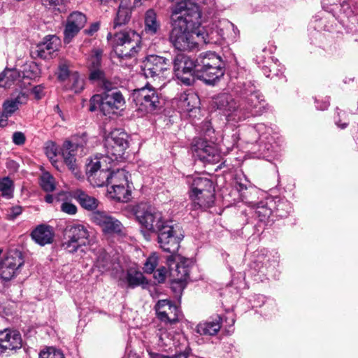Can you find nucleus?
Instances as JSON below:
<instances>
[{
  "label": "nucleus",
  "mask_w": 358,
  "mask_h": 358,
  "mask_svg": "<svg viewBox=\"0 0 358 358\" xmlns=\"http://www.w3.org/2000/svg\"><path fill=\"white\" fill-rule=\"evenodd\" d=\"M176 76L186 85H191L194 77L209 85H214L224 74V63L221 57L213 52L201 53L195 61L179 54L173 62Z\"/></svg>",
  "instance_id": "obj_1"
},
{
  "label": "nucleus",
  "mask_w": 358,
  "mask_h": 358,
  "mask_svg": "<svg viewBox=\"0 0 358 358\" xmlns=\"http://www.w3.org/2000/svg\"><path fill=\"white\" fill-rule=\"evenodd\" d=\"M201 13L197 3L184 1L171 9L169 41L179 51H190L197 48L194 35L201 26Z\"/></svg>",
  "instance_id": "obj_2"
},
{
  "label": "nucleus",
  "mask_w": 358,
  "mask_h": 358,
  "mask_svg": "<svg viewBox=\"0 0 358 358\" xmlns=\"http://www.w3.org/2000/svg\"><path fill=\"white\" fill-rule=\"evenodd\" d=\"M135 216L139 223L147 230L157 234L158 243L165 252L172 255L168 261H172L180 248L183 235L178 226L173 225L163 219L161 212L145 203L138 204L134 210Z\"/></svg>",
  "instance_id": "obj_3"
},
{
  "label": "nucleus",
  "mask_w": 358,
  "mask_h": 358,
  "mask_svg": "<svg viewBox=\"0 0 358 358\" xmlns=\"http://www.w3.org/2000/svg\"><path fill=\"white\" fill-rule=\"evenodd\" d=\"M125 106V99L120 90H110L95 94L90 100V108L91 112L98 108L104 115L110 116L117 114L122 110Z\"/></svg>",
  "instance_id": "obj_4"
},
{
  "label": "nucleus",
  "mask_w": 358,
  "mask_h": 358,
  "mask_svg": "<svg viewBox=\"0 0 358 358\" xmlns=\"http://www.w3.org/2000/svg\"><path fill=\"white\" fill-rule=\"evenodd\" d=\"M113 163V158L108 155H96L88 159L86 175L91 185L96 187L108 185Z\"/></svg>",
  "instance_id": "obj_5"
},
{
  "label": "nucleus",
  "mask_w": 358,
  "mask_h": 358,
  "mask_svg": "<svg viewBox=\"0 0 358 358\" xmlns=\"http://www.w3.org/2000/svg\"><path fill=\"white\" fill-rule=\"evenodd\" d=\"M239 101L244 106V108L239 114L242 117L259 116L265 110L264 97L250 81L243 84Z\"/></svg>",
  "instance_id": "obj_6"
},
{
  "label": "nucleus",
  "mask_w": 358,
  "mask_h": 358,
  "mask_svg": "<svg viewBox=\"0 0 358 358\" xmlns=\"http://www.w3.org/2000/svg\"><path fill=\"white\" fill-rule=\"evenodd\" d=\"M107 39L111 41L115 52L121 58L134 57L141 48V37L132 30H124L114 34L113 36L109 33Z\"/></svg>",
  "instance_id": "obj_7"
},
{
  "label": "nucleus",
  "mask_w": 358,
  "mask_h": 358,
  "mask_svg": "<svg viewBox=\"0 0 358 358\" xmlns=\"http://www.w3.org/2000/svg\"><path fill=\"white\" fill-rule=\"evenodd\" d=\"M132 99L135 103L136 110L143 115L152 113L160 106V98L154 87L146 85L134 90Z\"/></svg>",
  "instance_id": "obj_8"
},
{
  "label": "nucleus",
  "mask_w": 358,
  "mask_h": 358,
  "mask_svg": "<svg viewBox=\"0 0 358 358\" xmlns=\"http://www.w3.org/2000/svg\"><path fill=\"white\" fill-rule=\"evenodd\" d=\"M232 30L234 34L238 31L234 24L229 21L220 22L218 24H213L212 27H200L196 32V38L199 41L206 44H217L220 43L228 36L226 31Z\"/></svg>",
  "instance_id": "obj_9"
},
{
  "label": "nucleus",
  "mask_w": 358,
  "mask_h": 358,
  "mask_svg": "<svg viewBox=\"0 0 358 358\" xmlns=\"http://www.w3.org/2000/svg\"><path fill=\"white\" fill-rule=\"evenodd\" d=\"M171 64L170 60L164 57L150 55L143 61L142 71L147 78L164 80L166 73L170 72Z\"/></svg>",
  "instance_id": "obj_10"
},
{
  "label": "nucleus",
  "mask_w": 358,
  "mask_h": 358,
  "mask_svg": "<svg viewBox=\"0 0 358 358\" xmlns=\"http://www.w3.org/2000/svg\"><path fill=\"white\" fill-rule=\"evenodd\" d=\"M213 104L217 109L223 111L227 121L238 122L248 118L239 115L244 106L240 101H236L231 94L226 93L218 94L213 99Z\"/></svg>",
  "instance_id": "obj_11"
},
{
  "label": "nucleus",
  "mask_w": 358,
  "mask_h": 358,
  "mask_svg": "<svg viewBox=\"0 0 358 358\" xmlns=\"http://www.w3.org/2000/svg\"><path fill=\"white\" fill-rule=\"evenodd\" d=\"M89 236L87 229L83 224L68 226L65 229L62 247L69 252H76L79 248L86 245Z\"/></svg>",
  "instance_id": "obj_12"
},
{
  "label": "nucleus",
  "mask_w": 358,
  "mask_h": 358,
  "mask_svg": "<svg viewBox=\"0 0 358 358\" xmlns=\"http://www.w3.org/2000/svg\"><path fill=\"white\" fill-rule=\"evenodd\" d=\"M87 144V136L83 134L79 137H73L71 140L64 143L62 148V155L65 164L76 176H78V171L75 156L79 148H83Z\"/></svg>",
  "instance_id": "obj_13"
},
{
  "label": "nucleus",
  "mask_w": 358,
  "mask_h": 358,
  "mask_svg": "<svg viewBox=\"0 0 358 358\" xmlns=\"http://www.w3.org/2000/svg\"><path fill=\"white\" fill-rule=\"evenodd\" d=\"M90 220L101 227L106 234H121L123 226L122 223L108 213L101 210L92 212Z\"/></svg>",
  "instance_id": "obj_14"
},
{
  "label": "nucleus",
  "mask_w": 358,
  "mask_h": 358,
  "mask_svg": "<svg viewBox=\"0 0 358 358\" xmlns=\"http://www.w3.org/2000/svg\"><path fill=\"white\" fill-rule=\"evenodd\" d=\"M105 147L107 155H111L115 160L123 155L128 148L127 134L120 130L112 131L106 138Z\"/></svg>",
  "instance_id": "obj_15"
},
{
  "label": "nucleus",
  "mask_w": 358,
  "mask_h": 358,
  "mask_svg": "<svg viewBox=\"0 0 358 358\" xmlns=\"http://www.w3.org/2000/svg\"><path fill=\"white\" fill-rule=\"evenodd\" d=\"M194 157L205 163L216 164L220 162V155L217 149L211 143L198 139L192 147Z\"/></svg>",
  "instance_id": "obj_16"
},
{
  "label": "nucleus",
  "mask_w": 358,
  "mask_h": 358,
  "mask_svg": "<svg viewBox=\"0 0 358 358\" xmlns=\"http://www.w3.org/2000/svg\"><path fill=\"white\" fill-rule=\"evenodd\" d=\"M22 347V339L17 330L10 328L0 330V355L16 351Z\"/></svg>",
  "instance_id": "obj_17"
},
{
  "label": "nucleus",
  "mask_w": 358,
  "mask_h": 358,
  "mask_svg": "<svg viewBox=\"0 0 358 358\" xmlns=\"http://www.w3.org/2000/svg\"><path fill=\"white\" fill-rule=\"evenodd\" d=\"M87 22V17L81 12L75 11L70 14L67 19L64 30V41L69 43L78 31L84 27Z\"/></svg>",
  "instance_id": "obj_18"
},
{
  "label": "nucleus",
  "mask_w": 358,
  "mask_h": 358,
  "mask_svg": "<svg viewBox=\"0 0 358 358\" xmlns=\"http://www.w3.org/2000/svg\"><path fill=\"white\" fill-rule=\"evenodd\" d=\"M155 310L159 319L162 322L174 323L178 320L179 310L169 300L158 301Z\"/></svg>",
  "instance_id": "obj_19"
},
{
  "label": "nucleus",
  "mask_w": 358,
  "mask_h": 358,
  "mask_svg": "<svg viewBox=\"0 0 358 358\" xmlns=\"http://www.w3.org/2000/svg\"><path fill=\"white\" fill-rule=\"evenodd\" d=\"M188 182L190 185L189 193H200L204 192L206 194V197L208 199L211 197V192H215L213 182L207 178L195 176L189 177Z\"/></svg>",
  "instance_id": "obj_20"
},
{
  "label": "nucleus",
  "mask_w": 358,
  "mask_h": 358,
  "mask_svg": "<svg viewBox=\"0 0 358 358\" xmlns=\"http://www.w3.org/2000/svg\"><path fill=\"white\" fill-rule=\"evenodd\" d=\"M59 38L55 36H48L44 41L36 47L37 56L40 58L48 59L57 50L59 46Z\"/></svg>",
  "instance_id": "obj_21"
},
{
  "label": "nucleus",
  "mask_w": 358,
  "mask_h": 358,
  "mask_svg": "<svg viewBox=\"0 0 358 358\" xmlns=\"http://www.w3.org/2000/svg\"><path fill=\"white\" fill-rule=\"evenodd\" d=\"M54 235L52 227L47 224L37 226L31 233V238L41 246L52 243Z\"/></svg>",
  "instance_id": "obj_22"
},
{
  "label": "nucleus",
  "mask_w": 358,
  "mask_h": 358,
  "mask_svg": "<svg viewBox=\"0 0 358 358\" xmlns=\"http://www.w3.org/2000/svg\"><path fill=\"white\" fill-rule=\"evenodd\" d=\"M322 7L326 11L332 13L334 17L340 22H343V17L341 14L338 13V10L343 11L345 18L349 17L352 13L349 3L345 1L337 3L334 0H323Z\"/></svg>",
  "instance_id": "obj_23"
},
{
  "label": "nucleus",
  "mask_w": 358,
  "mask_h": 358,
  "mask_svg": "<svg viewBox=\"0 0 358 358\" xmlns=\"http://www.w3.org/2000/svg\"><path fill=\"white\" fill-rule=\"evenodd\" d=\"M222 318L216 315L210 320L200 322L196 327V331L203 336H214L221 328Z\"/></svg>",
  "instance_id": "obj_24"
},
{
  "label": "nucleus",
  "mask_w": 358,
  "mask_h": 358,
  "mask_svg": "<svg viewBox=\"0 0 358 358\" xmlns=\"http://www.w3.org/2000/svg\"><path fill=\"white\" fill-rule=\"evenodd\" d=\"M72 196L77 200L82 208L89 211L94 212V210L97 208L99 203L95 197L89 195L80 189L74 190Z\"/></svg>",
  "instance_id": "obj_25"
},
{
  "label": "nucleus",
  "mask_w": 358,
  "mask_h": 358,
  "mask_svg": "<svg viewBox=\"0 0 358 358\" xmlns=\"http://www.w3.org/2000/svg\"><path fill=\"white\" fill-rule=\"evenodd\" d=\"M131 0H122L114 20V29L128 23L131 18Z\"/></svg>",
  "instance_id": "obj_26"
},
{
  "label": "nucleus",
  "mask_w": 358,
  "mask_h": 358,
  "mask_svg": "<svg viewBox=\"0 0 358 358\" xmlns=\"http://www.w3.org/2000/svg\"><path fill=\"white\" fill-rule=\"evenodd\" d=\"M275 202L272 199L261 201L255 205V214L259 222L268 224L272 214L271 207Z\"/></svg>",
  "instance_id": "obj_27"
},
{
  "label": "nucleus",
  "mask_w": 358,
  "mask_h": 358,
  "mask_svg": "<svg viewBox=\"0 0 358 358\" xmlns=\"http://www.w3.org/2000/svg\"><path fill=\"white\" fill-rule=\"evenodd\" d=\"M206 194L203 192L201 194L189 193V197L192 201V206L194 210L202 209L206 210L213 205L215 194L214 192H211V197L207 199Z\"/></svg>",
  "instance_id": "obj_28"
},
{
  "label": "nucleus",
  "mask_w": 358,
  "mask_h": 358,
  "mask_svg": "<svg viewBox=\"0 0 358 358\" xmlns=\"http://www.w3.org/2000/svg\"><path fill=\"white\" fill-rule=\"evenodd\" d=\"M27 100L26 96L23 94H18L15 98L6 100L3 104V112L1 116L5 120L11 116L18 108L20 105L24 103Z\"/></svg>",
  "instance_id": "obj_29"
},
{
  "label": "nucleus",
  "mask_w": 358,
  "mask_h": 358,
  "mask_svg": "<svg viewBox=\"0 0 358 358\" xmlns=\"http://www.w3.org/2000/svg\"><path fill=\"white\" fill-rule=\"evenodd\" d=\"M21 73L15 69H6L0 74V87H10L15 83L20 81Z\"/></svg>",
  "instance_id": "obj_30"
},
{
  "label": "nucleus",
  "mask_w": 358,
  "mask_h": 358,
  "mask_svg": "<svg viewBox=\"0 0 358 358\" xmlns=\"http://www.w3.org/2000/svg\"><path fill=\"white\" fill-rule=\"evenodd\" d=\"M127 185H115L110 186L108 189V193L110 198L118 201L127 202L129 199L131 192L128 189Z\"/></svg>",
  "instance_id": "obj_31"
},
{
  "label": "nucleus",
  "mask_w": 358,
  "mask_h": 358,
  "mask_svg": "<svg viewBox=\"0 0 358 358\" xmlns=\"http://www.w3.org/2000/svg\"><path fill=\"white\" fill-rule=\"evenodd\" d=\"M199 98L196 94L190 92L181 96L180 107L187 112H190L199 106Z\"/></svg>",
  "instance_id": "obj_32"
},
{
  "label": "nucleus",
  "mask_w": 358,
  "mask_h": 358,
  "mask_svg": "<svg viewBox=\"0 0 358 358\" xmlns=\"http://www.w3.org/2000/svg\"><path fill=\"white\" fill-rule=\"evenodd\" d=\"M160 24L157 14L152 9L147 10L145 15V31L148 34H155L159 29Z\"/></svg>",
  "instance_id": "obj_33"
},
{
  "label": "nucleus",
  "mask_w": 358,
  "mask_h": 358,
  "mask_svg": "<svg viewBox=\"0 0 358 358\" xmlns=\"http://www.w3.org/2000/svg\"><path fill=\"white\" fill-rule=\"evenodd\" d=\"M75 72L76 71L73 69L71 63L69 61L64 59L59 60L56 73L59 81H67L71 77V74Z\"/></svg>",
  "instance_id": "obj_34"
},
{
  "label": "nucleus",
  "mask_w": 358,
  "mask_h": 358,
  "mask_svg": "<svg viewBox=\"0 0 358 358\" xmlns=\"http://www.w3.org/2000/svg\"><path fill=\"white\" fill-rule=\"evenodd\" d=\"M126 280L128 287L134 288L144 284L145 278L141 271L131 268L127 271Z\"/></svg>",
  "instance_id": "obj_35"
},
{
  "label": "nucleus",
  "mask_w": 358,
  "mask_h": 358,
  "mask_svg": "<svg viewBox=\"0 0 358 358\" xmlns=\"http://www.w3.org/2000/svg\"><path fill=\"white\" fill-rule=\"evenodd\" d=\"M128 177L127 172L124 169H117L116 171H111L109 176L108 185L114 186L115 185H127Z\"/></svg>",
  "instance_id": "obj_36"
},
{
  "label": "nucleus",
  "mask_w": 358,
  "mask_h": 358,
  "mask_svg": "<svg viewBox=\"0 0 358 358\" xmlns=\"http://www.w3.org/2000/svg\"><path fill=\"white\" fill-rule=\"evenodd\" d=\"M112 262L110 256L103 249H100L95 262V266L102 273L108 271L111 268Z\"/></svg>",
  "instance_id": "obj_37"
},
{
  "label": "nucleus",
  "mask_w": 358,
  "mask_h": 358,
  "mask_svg": "<svg viewBox=\"0 0 358 358\" xmlns=\"http://www.w3.org/2000/svg\"><path fill=\"white\" fill-rule=\"evenodd\" d=\"M1 196L6 199L13 197L14 184L9 178L5 177L0 180Z\"/></svg>",
  "instance_id": "obj_38"
},
{
  "label": "nucleus",
  "mask_w": 358,
  "mask_h": 358,
  "mask_svg": "<svg viewBox=\"0 0 358 358\" xmlns=\"http://www.w3.org/2000/svg\"><path fill=\"white\" fill-rule=\"evenodd\" d=\"M67 81L69 82V88L75 93H80L84 89V79L76 71L71 74V77Z\"/></svg>",
  "instance_id": "obj_39"
},
{
  "label": "nucleus",
  "mask_w": 358,
  "mask_h": 358,
  "mask_svg": "<svg viewBox=\"0 0 358 358\" xmlns=\"http://www.w3.org/2000/svg\"><path fill=\"white\" fill-rule=\"evenodd\" d=\"M41 186L45 192H52L55 189V179L48 172L42 174Z\"/></svg>",
  "instance_id": "obj_40"
},
{
  "label": "nucleus",
  "mask_w": 358,
  "mask_h": 358,
  "mask_svg": "<svg viewBox=\"0 0 358 358\" xmlns=\"http://www.w3.org/2000/svg\"><path fill=\"white\" fill-rule=\"evenodd\" d=\"M173 275H176V280L178 282L185 281L189 275V268L184 263L178 264L173 271Z\"/></svg>",
  "instance_id": "obj_41"
},
{
  "label": "nucleus",
  "mask_w": 358,
  "mask_h": 358,
  "mask_svg": "<svg viewBox=\"0 0 358 358\" xmlns=\"http://www.w3.org/2000/svg\"><path fill=\"white\" fill-rule=\"evenodd\" d=\"M101 56L102 51L101 50H94L90 57L88 59L87 64L89 69L99 68L101 65Z\"/></svg>",
  "instance_id": "obj_42"
},
{
  "label": "nucleus",
  "mask_w": 358,
  "mask_h": 358,
  "mask_svg": "<svg viewBox=\"0 0 358 358\" xmlns=\"http://www.w3.org/2000/svg\"><path fill=\"white\" fill-rule=\"evenodd\" d=\"M158 264V256L156 254H152L148 257L144 264L143 269L147 273H152L155 271V268Z\"/></svg>",
  "instance_id": "obj_43"
},
{
  "label": "nucleus",
  "mask_w": 358,
  "mask_h": 358,
  "mask_svg": "<svg viewBox=\"0 0 358 358\" xmlns=\"http://www.w3.org/2000/svg\"><path fill=\"white\" fill-rule=\"evenodd\" d=\"M290 203L286 200H279L276 204V211L278 216L286 217L291 212Z\"/></svg>",
  "instance_id": "obj_44"
},
{
  "label": "nucleus",
  "mask_w": 358,
  "mask_h": 358,
  "mask_svg": "<svg viewBox=\"0 0 358 358\" xmlns=\"http://www.w3.org/2000/svg\"><path fill=\"white\" fill-rule=\"evenodd\" d=\"M39 358H64V356L60 350L48 348L40 352Z\"/></svg>",
  "instance_id": "obj_45"
},
{
  "label": "nucleus",
  "mask_w": 358,
  "mask_h": 358,
  "mask_svg": "<svg viewBox=\"0 0 358 358\" xmlns=\"http://www.w3.org/2000/svg\"><path fill=\"white\" fill-rule=\"evenodd\" d=\"M64 0H41L42 4L49 8L60 11L59 6L63 4Z\"/></svg>",
  "instance_id": "obj_46"
},
{
  "label": "nucleus",
  "mask_w": 358,
  "mask_h": 358,
  "mask_svg": "<svg viewBox=\"0 0 358 358\" xmlns=\"http://www.w3.org/2000/svg\"><path fill=\"white\" fill-rule=\"evenodd\" d=\"M166 268L164 266H162L154 271V278L158 283H162L166 279Z\"/></svg>",
  "instance_id": "obj_47"
},
{
  "label": "nucleus",
  "mask_w": 358,
  "mask_h": 358,
  "mask_svg": "<svg viewBox=\"0 0 358 358\" xmlns=\"http://www.w3.org/2000/svg\"><path fill=\"white\" fill-rule=\"evenodd\" d=\"M61 210L69 215H75L77 213L76 206L68 201H64L62 203Z\"/></svg>",
  "instance_id": "obj_48"
},
{
  "label": "nucleus",
  "mask_w": 358,
  "mask_h": 358,
  "mask_svg": "<svg viewBox=\"0 0 358 358\" xmlns=\"http://www.w3.org/2000/svg\"><path fill=\"white\" fill-rule=\"evenodd\" d=\"M45 152L47 157L50 160H53L54 158L56 157L57 152V148L56 145L52 142L48 143L45 148Z\"/></svg>",
  "instance_id": "obj_49"
},
{
  "label": "nucleus",
  "mask_w": 358,
  "mask_h": 358,
  "mask_svg": "<svg viewBox=\"0 0 358 358\" xmlns=\"http://www.w3.org/2000/svg\"><path fill=\"white\" fill-rule=\"evenodd\" d=\"M158 336L162 345L168 346L171 345L172 338H171V335L169 332L166 331H161Z\"/></svg>",
  "instance_id": "obj_50"
},
{
  "label": "nucleus",
  "mask_w": 358,
  "mask_h": 358,
  "mask_svg": "<svg viewBox=\"0 0 358 358\" xmlns=\"http://www.w3.org/2000/svg\"><path fill=\"white\" fill-rule=\"evenodd\" d=\"M12 139L14 144L21 145L24 143L26 138L22 132L15 131L13 134Z\"/></svg>",
  "instance_id": "obj_51"
},
{
  "label": "nucleus",
  "mask_w": 358,
  "mask_h": 358,
  "mask_svg": "<svg viewBox=\"0 0 358 358\" xmlns=\"http://www.w3.org/2000/svg\"><path fill=\"white\" fill-rule=\"evenodd\" d=\"M90 79L92 80H100L101 82V80L103 79V71H101L99 68L90 69Z\"/></svg>",
  "instance_id": "obj_52"
},
{
  "label": "nucleus",
  "mask_w": 358,
  "mask_h": 358,
  "mask_svg": "<svg viewBox=\"0 0 358 358\" xmlns=\"http://www.w3.org/2000/svg\"><path fill=\"white\" fill-rule=\"evenodd\" d=\"M101 85L103 90V92H107L110 90H119L113 83L105 78L101 80Z\"/></svg>",
  "instance_id": "obj_53"
},
{
  "label": "nucleus",
  "mask_w": 358,
  "mask_h": 358,
  "mask_svg": "<svg viewBox=\"0 0 358 358\" xmlns=\"http://www.w3.org/2000/svg\"><path fill=\"white\" fill-rule=\"evenodd\" d=\"M99 28V25L98 23H94L91 24L90 28L89 29H86L85 31L87 34L92 35L94 33L98 31Z\"/></svg>",
  "instance_id": "obj_54"
},
{
  "label": "nucleus",
  "mask_w": 358,
  "mask_h": 358,
  "mask_svg": "<svg viewBox=\"0 0 358 358\" xmlns=\"http://www.w3.org/2000/svg\"><path fill=\"white\" fill-rule=\"evenodd\" d=\"M11 213L13 217L22 213V208L20 206H15L11 208Z\"/></svg>",
  "instance_id": "obj_55"
},
{
  "label": "nucleus",
  "mask_w": 358,
  "mask_h": 358,
  "mask_svg": "<svg viewBox=\"0 0 358 358\" xmlns=\"http://www.w3.org/2000/svg\"><path fill=\"white\" fill-rule=\"evenodd\" d=\"M33 93L35 94V97L38 99L41 98V94L42 93V88L40 86L35 87L33 89Z\"/></svg>",
  "instance_id": "obj_56"
},
{
  "label": "nucleus",
  "mask_w": 358,
  "mask_h": 358,
  "mask_svg": "<svg viewBox=\"0 0 358 358\" xmlns=\"http://www.w3.org/2000/svg\"><path fill=\"white\" fill-rule=\"evenodd\" d=\"M149 354H150L151 358H178V356H174V357H168V356H165L163 355L154 353V352H150Z\"/></svg>",
  "instance_id": "obj_57"
},
{
  "label": "nucleus",
  "mask_w": 358,
  "mask_h": 358,
  "mask_svg": "<svg viewBox=\"0 0 358 358\" xmlns=\"http://www.w3.org/2000/svg\"><path fill=\"white\" fill-rule=\"evenodd\" d=\"M329 106V101H324L322 104V106H317V108L319 109V110H326L328 108Z\"/></svg>",
  "instance_id": "obj_58"
},
{
  "label": "nucleus",
  "mask_w": 358,
  "mask_h": 358,
  "mask_svg": "<svg viewBox=\"0 0 358 358\" xmlns=\"http://www.w3.org/2000/svg\"><path fill=\"white\" fill-rule=\"evenodd\" d=\"M53 200H54V197L52 195H50V194H47L45 196V201L48 203H51L53 202Z\"/></svg>",
  "instance_id": "obj_59"
},
{
  "label": "nucleus",
  "mask_w": 358,
  "mask_h": 358,
  "mask_svg": "<svg viewBox=\"0 0 358 358\" xmlns=\"http://www.w3.org/2000/svg\"><path fill=\"white\" fill-rule=\"evenodd\" d=\"M54 111L57 113H58L59 115V116L61 117H62V110L60 109L59 105H56L54 107Z\"/></svg>",
  "instance_id": "obj_60"
},
{
  "label": "nucleus",
  "mask_w": 358,
  "mask_h": 358,
  "mask_svg": "<svg viewBox=\"0 0 358 358\" xmlns=\"http://www.w3.org/2000/svg\"><path fill=\"white\" fill-rule=\"evenodd\" d=\"M170 1H172V2H176V5L173 6L171 9L175 7L178 3H180V2H184V1H191L190 0H169Z\"/></svg>",
  "instance_id": "obj_61"
},
{
  "label": "nucleus",
  "mask_w": 358,
  "mask_h": 358,
  "mask_svg": "<svg viewBox=\"0 0 358 358\" xmlns=\"http://www.w3.org/2000/svg\"><path fill=\"white\" fill-rule=\"evenodd\" d=\"M336 124L338 125V127H341V129H345L348 125L347 123H343L342 124H340L337 120H336Z\"/></svg>",
  "instance_id": "obj_62"
},
{
  "label": "nucleus",
  "mask_w": 358,
  "mask_h": 358,
  "mask_svg": "<svg viewBox=\"0 0 358 358\" xmlns=\"http://www.w3.org/2000/svg\"><path fill=\"white\" fill-rule=\"evenodd\" d=\"M128 358H140L136 354L130 352L128 355Z\"/></svg>",
  "instance_id": "obj_63"
},
{
  "label": "nucleus",
  "mask_w": 358,
  "mask_h": 358,
  "mask_svg": "<svg viewBox=\"0 0 358 358\" xmlns=\"http://www.w3.org/2000/svg\"><path fill=\"white\" fill-rule=\"evenodd\" d=\"M263 70H264V73L266 76V77H270L271 76L270 74L267 73H268V68L266 67Z\"/></svg>",
  "instance_id": "obj_64"
}]
</instances>
